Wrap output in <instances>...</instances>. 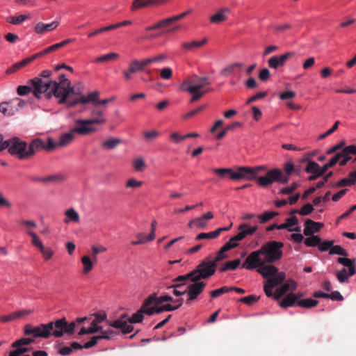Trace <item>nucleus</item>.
Here are the masks:
<instances>
[{
  "instance_id": "16",
  "label": "nucleus",
  "mask_w": 356,
  "mask_h": 356,
  "mask_svg": "<svg viewBox=\"0 0 356 356\" xmlns=\"http://www.w3.org/2000/svg\"><path fill=\"white\" fill-rule=\"evenodd\" d=\"M49 323H51L52 325V328L50 331L51 336L52 335L54 337L59 338L63 337L64 334H66L67 321L65 318H59L55 321H51Z\"/></svg>"
},
{
  "instance_id": "12",
  "label": "nucleus",
  "mask_w": 356,
  "mask_h": 356,
  "mask_svg": "<svg viewBox=\"0 0 356 356\" xmlns=\"http://www.w3.org/2000/svg\"><path fill=\"white\" fill-rule=\"evenodd\" d=\"M79 95L81 97V92H76L74 87L72 86L71 84H67L66 86L58 90V95L56 98L58 99L59 104H65L67 108L74 107V106H70L71 102H74L76 98H72V95Z\"/></svg>"
},
{
  "instance_id": "4",
  "label": "nucleus",
  "mask_w": 356,
  "mask_h": 356,
  "mask_svg": "<svg viewBox=\"0 0 356 356\" xmlns=\"http://www.w3.org/2000/svg\"><path fill=\"white\" fill-rule=\"evenodd\" d=\"M92 119H79L75 121V126L66 134H89L96 131L97 129L95 125L102 124L106 122L103 113L100 110L94 109L92 112Z\"/></svg>"
},
{
  "instance_id": "52",
  "label": "nucleus",
  "mask_w": 356,
  "mask_h": 356,
  "mask_svg": "<svg viewBox=\"0 0 356 356\" xmlns=\"http://www.w3.org/2000/svg\"><path fill=\"white\" fill-rule=\"evenodd\" d=\"M29 18V16L25 15H20L17 17H8L6 21L12 24H19Z\"/></svg>"
},
{
  "instance_id": "40",
  "label": "nucleus",
  "mask_w": 356,
  "mask_h": 356,
  "mask_svg": "<svg viewBox=\"0 0 356 356\" xmlns=\"http://www.w3.org/2000/svg\"><path fill=\"white\" fill-rule=\"evenodd\" d=\"M278 214V212L276 211H265L262 214L257 215V217L259 220L260 223L264 224L277 216Z\"/></svg>"
},
{
  "instance_id": "59",
  "label": "nucleus",
  "mask_w": 356,
  "mask_h": 356,
  "mask_svg": "<svg viewBox=\"0 0 356 356\" xmlns=\"http://www.w3.org/2000/svg\"><path fill=\"white\" fill-rule=\"evenodd\" d=\"M232 289H229V287L227 286H222L220 289H218L216 290L211 291L210 292L211 296L213 298H217L225 293L231 291Z\"/></svg>"
},
{
  "instance_id": "35",
  "label": "nucleus",
  "mask_w": 356,
  "mask_h": 356,
  "mask_svg": "<svg viewBox=\"0 0 356 356\" xmlns=\"http://www.w3.org/2000/svg\"><path fill=\"white\" fill-rule=\"evenodd\" d=\"M74 38H67L58 43H56L46 48V53H51L53 51H57L59 49L67 45L68 44L74 41Z\"/></svg>"
},
{
  "instance_id": "18",
  "label": "nucleus",
  "mask_w": 356,
  "mask_h": 356,
  "mask_svg": "<svg viewBox=\"0 0 356 356\" xmlns=\"http://www.w3.org/2000/svg\"><path fill=\"white\" fill-rule=\"evenodd\" d=\"M99 92L97 90L88 94L87 97L81 95V97H76L74 99V102H71L70 103V106H76L79 104H86L89 102H91L93 105L96 106L98 105L99 103Z\"/></svg>"
},
{
  "instance_id": "54",
  "label": "nucleus",
  "mask_w": 356,
  "mask_h": 356,
  "mask_svg": "<svg viewBox=\"0 0 356 356\" xmlns=\"http://www.w3.org/2000/svg\"><path fill=\"white\" fill-rule=\"evenodd\" d=\"M242 126V124L239 122H234L228 125H227L224 129H222L218 134H227L229 131H234L237 128H239Z\"/></svg>"
},
{
  "instance_id": "56",
  "label": "nucleus",
  "mask_w": 356,
  "mask_h": 356,
  "mask_svg": "<svg viewBox=\"0 0 356 356\" xmlns=\"http://www.w3.org/2000/svg\"><path fill=\"white\" fill-rule=\"evenodd\" d=\"M27 234L31 236L32 238V240H31V243L33 245L39 248V250L40 248H42V247L44 246V245L42 244V243L40 241L38 236H37V234L31 231H28Z\"/></svg>"
},
{
  "instance_id": "32",
  "label": "nucleus",
  "mask_w": 356,
  "mask_h": 356,
  "mask_svg": "<svg viewBox=\"0 0 356 356\" xmlns=\"http://www.w3.org/2000/svg\"><path fill=\"white\" fill-rule=\"evenodd\" d=\"M65 214L67 218L64 219V222L66 224L70 222H79L80 220L79 214L73 208L66 210Z\"/></svg>"
},
{
  "instance_id": "30",
  "label": "nucleus",
  "mask_w": 356,
  "mask_h": 356,
  "mask_svg": "<svg viewBox=\"0 0 356 356\" xmlns=\"http://www.w3.org/2000/svg\"><path fill=\"white\" fill-rule=\"evenodd\" d=\"M31 63V59L29 58V57L23 59L22 60H21L19 62H17V63H14L12 66H10L6 70V73L7 74H12V73L16 72L18 70H19L20 69L26 67V65H28Z\"/></svg>"
},
{
  "instance_id": "33",
  "label": "nucleus",
  "mask_w": 356,
  "mask_h": 356,
  "mask_svg": "<svg viewBox=\"0 0 356 356\" xmlns=\"http://www.w3.org/2000/svg\"><path fill=\"white\" fill-rule=\"evenodd\" d=\"M147 298H152L153 300L152 301V305H161L164 302H174L173 298L169 295H163L158 297L156 293H153L149 296Z\"/></svg>"
},
{
  "instance_id": "22",
  "label": "nucleus",
  "mask_w": 356,
  "mask_h": 356,
  "mask_svg": "<svg viewBox=\"0 0 356 356\" xmlns=\"http://www.w3.org/2000/svg\"><path fill=\"white\" fill-rule=\"evenodd\" d=\"M347 154H356V145H352L346 147L341 152L337 153L328 162L330 165L334 166L342 158Z\"/></svg>"
},
{
  "instance_id": "29",
  "label": "nucleus",
  "mask_w": 356,
  "mask_h": 356,
  "mask_svg": "<svg viewBox=\"0 0 356 356\" xmlns=\"http://www.w3.org/2000/svg\"><path fill=\"white\" fill-rule=\"evenodd\" d=\"M207 38H204L201 40H193L189 42H184L181 44L182 49L187 51H192L198 49L207 43Z\"/></svg>"
},
{
  "instance_id": "31",
  "label": "nucleus",
  "mask_w": 356,
  "mask_h": 356,
  "mask_svg": "<svg viewBox=\"0 0 356 356\" xmlns=\"http://www.w3.org/2000/svg\"><path fill=\"white\" fill-rule=\"evenodd\" d=\"M244 64L242 63H234L224 67L220 72V75L227 77L232 74L236 69L242 68Z\"/></svg>"
},
{
  "instance_id": "58",
  "label": "nucleus",
  "mask_w": 356,
  "mask_h": 356,
  "mask_svg": "<svg viewBox=\"0 0 356 356\" xmlns=\"http://www.w3.org/2000/svg\"><path fill=\"white\" fill-rule=\"evenodd\" d=\"M116 334V332L112 330H104L99 335L95 336L97 340L100 339H111Z\"/></svg>"
},
{
  "instance_id": "17",
  "label": "nucleus",
  "mask_w": 356,
  "mask_h": 356,
  "mask_svg": "<svg viewBox=\"0 0 356 356\" xmlns=\"http://www.w3.org/2000/svg\"><path fill=\"white\" fill-rule=\"evenodd\" d=\"M256 268L257 272L265 278L277 277L280 273L278 271V268L272 264H258Z\"/></svg>"
},
{
  "instance_id": "39",
  "label": "nucleus",
  "mask_w": 356,
  "mask_h": 356,
  "mask_svg": "<svg viewBox=\"0 0 356 356\" xmlns=\"http://www.w3.org/2000/svg\"><path fill=\"white\" fill-rule=\"evenodd\" d=\"M34 342V339L33 338H21L12 343V347L17 348H26V347H23L24 346H27Z\"/></svg>"
},
{
  "instance_id": "23",
  "label": "nucleus",
  "mask_w": 356,
  "mask_h": 356,
  "mask_svg": "<svg viewBox=\"0 0 356 356\" xmlns=\"http://www.w3.org/2000/svg\"><path fill=\"white\" fill-rule=\"evenodd\" d=\"M305 227L303 233L305 236H311L314 233L318 232L324 226L322 222H316L311 219H307L305 223Z\"/></svg>"
},
{
  "instance_id": "25",
  "label": "nucleus",
  "mask_w": 356,
  "mask_h": 356,
  "mask_svg": "<svg viewBox=\"0 0 356 356\" xmlns=\"http://www.w3.org/2000/svg\"><path fill=\"white\" fill-rule=\"evenodd\" d=\"M243 168L246 169L248 172H244V179L245 180H256L258 178L257 175L261 170H266V167L265 165H260L254 168L243 166Z\"/></svg>"
},
{
  "instance_id": "63",
  "label": "nucleus",
  "mask_w": 356,
  "mask_h": 356,
  "mask_svg": "<svg viewBox=\"0 0 356 356\" xmlns=\"http://www.w3.org/2000/svg\"><path fill=\"white\" fill-rule=\"evenodd\" d=\"M268 96V92L267 91H262L259 92L254 95L253 96L250 97L249 99H247L246 104H249L252 102H256L258 99L264 98Z\"/></svg>"
},
{
  "instance_id": "8",
  "label": "nucleus",
  "mask_w": 356,
  "mask_h": 356,
  "mask_svg": "<svg viewBox=\"0 0 356 356\" xmlns=\"http://www.w3.org/2000/svg\"><path fill=\"white\" fill-rule=\"evenodd\" d=\"M337 261L348 268H342L336 273L337 278L340 283L348 282L349 277L356 274L355 259H348L346 257H339Z\"/></svg>"
},
{
  "instance_id": "10",
  "label": "nucleus",
  "mask_w": 356,
  "mask_h": 356,
  "mask_svg": "<svg viewBox=\"0 0 356 356\" xmlns=\"http://www.w3.org/2000/svg\"><path fill=\"white\" fill-rule=\"evenodd\" d=\"M194 80H185L179 86L181 91L188 92L192 95L191 102H195L202 98L207 91H201L202 86L193 85Z\"/></svg>"
},
{
  "instance_id": "51",
  "label": "nucleus",
  "mask_w": 356,
  "mask_h": 356,
  "mask_svg": "<svg viewBox=\"0 0 356 356\" xmlns=\"http://www.w3.org/2000/svg\"><path fill=\"white\" fill-rule=\"evenodd\" d=\"M33 88L29 83V86H19L17 88V93L19 96H25L29 94L31 92H33Z\"/></svg>"
},
{
  "instance_id": "14",
  "label": "nucleus",
  "mask_w": 356,
  "mask_h": 356,
  "mask_svg": "<svg viewBox=\"0 0 356 356\" xmlns=\"http://www.w3.org/2000/svg\"><path fill=\"white\" fill-rule=\"evenodd\" d=\"M295 56V52L287 51L284 54L280 56H273L268 60L269 67L273 69H277L285 65L286 60Z\"/></svg>"
},
{
  "instance_id": "21",
  "label": "nucleus",
  "mask_w": 356,
  "mask_h": 356,
  "mask_svg": "<svg viewBox=\"0 0 356 356\" xmlns=\"http://www.w3.org/2000/svg\"><path fill=\"white\" fill-rule=\"evenodd\" d=\"M0 112L4 116H12L17 112V106L15 105V102L13 99L8 102H3L0 104Z\"/></svg>"
},
{
  "instance_id": "49",
  "label": "nucleus",
  "mask_w": 356,
  "mask_h": 356,
  "mask_svg": "<svg viewBox=\"0 0 356 356\" xmlns=\"http://www.w3.org/2000/svg\"><path fill=\"white\" fill-rule=\"evenodd\" d=\"M137 241H134L131 242V244L134 245H137L140 244H144L149 241H153L154 239H149V234L146 236L144 233H139L136 235Z\"/></svg>"
},
{
  "instance_id": "61",
  "label": "nucleus",
  "mask_w": 356,
  "mask_h": 356,
  "mask_svg": "<svg viewBox=\"0 0 356 356\" xmlns=\"http://www.w3.org/2000/svg\"><path fill=\"white\" fill-rule=\"evenodd\" d=\"M34 312L33 309H22L13 312L15 319L22 318L26 316L32 314Z\"/></svg>"
},
{
  "instance_id": "5",
  "label": "nucleus",
  "mask_w": 356,
  "mask_h": 356,
  "mask_svg": "<svg viewBox=\"0 0 356 356\" xmlns=\"http://www.w3.org/2000/svg\"><path fill=\"white\" fill-rule=\"evenodd\" d=\"M29 83L33 86V94L37 99H40L43 92L51 89H54V92H56V98L57 95H58V83H57L56 81L49 80L47 82L44 83L41 78L35 77L34 79H30L29 81Z\"/></svg>"
},
{
  "instance_id": "2",
  "label": "nucleus",
  "mask_w": 356,
  "mask_h": 356,
  "mask_svg": "<svg viewBox=\"0 0 356 356\" xmlns=\"http://www.w3.org/2000/svg\"><path fill=\"white\" fill-rule=\"evenodd\" d=\"M45 143L40 138L33 140L29 145L17 138L7 140L6 143L8 152L19 159H28L32 157L36 151L43 149Z\"/></svg>"
},
{
  "instance_id": "27",
  "label": "nucleus",
  "mask_w": 356,
  "mask_h": 356,
  "mask_svg": "<svg viewBox=\"0 0 356 356\" xmlns=\"http://www.w3.org/2000/svg\"><path fill=\"white\" fill-rule=\"evenodd\" d=\"M230 10L227 8H222L218 10L216 13L211 15L209 18L210 22L213 24H220L227 19L226 13H229Z\"/></svg>"
},
{
  "instance_id": "13",
  "label": "nucleus",
  "mask_w": 356,
  "mask_h": 356,
  "mask_svg": "<svg viewBox=\"0 0 356 356\" xmlns=\"http://www.w3.org/2000/svg\"><path fill=\"white\" fill-rule=\"evenodd\" d=\"M74 139V135H60L58 142H56L53 138L49 137L47 144L45 143V146L43 149L47 151H51L58 147H65L70 144Z\"/></svg>"
},
{
  "instance_id": "34",
  "label": "nucleus",
  "mask_w": 356,
  "mask_h": 356,
  "mask_svg": "<svg viewBox=\"0 0 356 356\" xmlns=\"http://www.w3.org/2000/svg\"><path fill=\"white\" fill-rule=\"evenodd\" d=\"M296 298L295 293H289L280 302V306L282 308H286L296 305Z\"/></svg>"
},
{
  "instance_id": "43",
  "label": "nucleus",
  "mask_w": 356,
  "mask_h": 356,
  "mask_svg": "<svg viewBox=\"0 0 356 356\" xmlns=\"http://www.w3.org/2000/svg\"><path fill=\"white\" fill-rule=\"evenodd\" d=\"M134 170L137 172H143L146 168V163L142 156H138L133 161Z\"/></svg>"
},
{
  "instance_id": "11",
  "label": "nucleus",
  "mask_w": 356,
  "mask_h": 356,
  "mask_svg": "<svg viewBox=\"0 0 356 356\" xmlns=\"http://www.w3.org/2000/svg\"><path fill=\"white\" fill-rule=\"evenodd\" d=\"M213 171L222 179L229 177L232 180L244 179V172H248L243 166L238 167L235 171L229 168H214Z\"/></svg>"
},
{
  "instance_id": "28",
  "label": "nucleus",
  "mask_w": 356,
  "mask_h": 356,
  "mask_svg": "<svg viewBox=\"0 0 356 356\" xmlns=\"http://www.w3.org/2000/svg\"><path fill=\"white\" fill-rule=\"evenodd\" d=\"M122 143V140L117 138H109L101 143V147L105 150H112Z\"/></svg>"
},
{
  "instance_id": "3",
  "label": "nucleus",
  "mask_w": 356,
  "mask_h": 356,
  "mask_svg": "<svg viewBox=\"0 0 356 356\" xmlns=\"http://www.w3.org/2000/svg\"><path fill=\"white\" fill-rule=\"evenodd\" d=\"M152 300V298H147L143 303L140 309L128 319V322L122 321L121 320H116L112 322H109L108 325L111 327L120 330L123 334H128L134 330V326L131 324L142 322L143 319V314H147V311L151 309Z\"/></svg>"
},
{
  "instance_id": "64",
  "label": "nucleus",
  "mask_w": 356,
  "mask_h": 356,
  "mask_svg": "<svg viewBox=\"0 0 356 356\" xmlns=\"http://www.w3.org/2000/svg\"><path fill=\"white\" fill-rule=\"evenodd\" d=\"M29 348H17L10 351L9 356H31L30 355H25Z\"/></svg>"
},
{
  "instance_id": "60",
  "label": "nucleus",
  "mask_w": 356,
  "mask_h": 356,
  "mask_svg": "<svg viewBox=\"0 0 356 356\" xmlns=\"http://www.w3.org/2000/svg\"><path fill=\"white\" fill-rule=\"evenodd\" d=\"M355 184V180L352 179V178H343L341 179L337 183L334 184L333 187H344L347 186H352Z\"/></svg>"
},
{
  "instance_id": "20",
  "label": "nucleus",
  "mask_w": 356,
  "mask_h": 356,
  "mask_svg": "<svg viewBox=\"0 0 356 356\" xmlns=\"http://www.w3.org/2000/svg\"><path fill=\"white\" fill-rule=\"evenodd\" d=\"M205 286V282L199 281L189 284L186 288V293L190 299H196L203 292Z\"/></svg>"
},
{
  "instance_id": "44",
  "label": "nucleus",
  "mask_w": 356,
  "mask_h": 356,
  "mask_svg": "<svg viewBox=\"0 0 356 356\" xmlns=\"http://www.w3.org/2000/svg\"><path fill=\"white\" fill-rule=\"evenodd\" d=\"M92 250V259L95 263L97 262V255L99 253L104 252L107 250L106 248L102 245H92L91 248Z\"/></svg>"
},
{
  "instance_id": "62",
  "label": "nucleus",
  "mask_w": 356,
  "mask_h": 356,
  "mask_svg": "<svg viewBox=\"0 0 356 356\" xmlns=\"http://www.w3.org/2000/svg\"><path fill=\"white\" fill-rule=\"evenodd\" d=\"M259 299V296H254V295H250V296H245V297L241 298L239 300V301L241 302L245 303L246 305H251L253 303H254L257 301H258Z\"/></svg>"
},
{
  "instance_id": "41",
  "label": "nucleus",
  "mask_w": 356,
  "mask_h": 356,
  "mask_svg": "<svg viewBox=\"0 0 356 356\" xmlns=\"http://www.w3.org/2000/svg\"><path fill=\"white\" fill-rule=\"evenodd\" d=\"M230 250V247L228 245H223L220 250L217 252L215 258L212 260L216 264L218 262L226 259L227 257L225 254L226 252Z\"/></svg>"
},
{
  "instance_id": "53",
  "label": "nucleus",
  "mask_w": 356,
  "mask_h": 356,
  "mask_svg": "<svg viewBox=\"0 0 356 356\" xmlns=\"http://www.w3.org/2000/svg\"><path fill=\"white\" fill-rule=\"evenodd\" d=\"M330 254H338L343 257H346L348 255V252L346 250H344L341 245H333L331 247L330 250Z\"/></svg>"
},
{
  "instance_id": "48",
  "label": "nucleus",
  "mask_w": 356,
  "mask_h": 356,
  "mask_svg": "<svg viewBox=\"0 0 356 356\" xmlns=\"http://www.w3.org/2000/svg\"><path fill=\"white\" fill-rule=\"evenodd\" d=\"M168 26H170L169 22H168V19L165 18V19H163L159 21V22H157L156 24H155L152 26H147L145 28V31H153V30L158 29L165 28V27H168Z\"/></svg>"
},
{
  "instance_id": "37",
  "label": "nucleus",
  "mask_w": 356,
  "mask_h": 356,
  "mask_svg": "<svg viewBox=\"0 0 356 356\" xmlns=\"http://www.w3.org/2000/svg\"><path fill=\"white\" fill-rule=\"evenodd\" d=\"M81 263L83 266V273L88 274L92 270L95 262L89 256L85 255L81 258Z\"/></svg>"
},
{
  "instance_id": "57",
  "label": "nucleus",
  "mask_w": 356,
  "mask_h": 356,
  "mask_svg": "<svg viewBox=\"0 0 356 356\" xmlns=\"http://www.w3.org/2000/svg\"><path fill=\"white\" fill-rule=\"evenodd\" d=\"M206 106H207V105H205V104L197 106L195 109H193L192 111L186 113L184 115V118L189 119V118L197 115L198 113H201L206 108Z\"/></svg>"
},
{
  "instance_id": "19",
  "label": "nucleus",
  "mask_w": 356,
  "mask_h": 356,
  "mask_svg": "<svg viewBox=\"0 0 356 356\" xmlns=\"http://www.w3.org/2000/svg\"><path fill=\"white\" fill-rule=\"evenodd\" d=\"M165 0H134L131 6V10L135 12L139 9L163 5Z\"/></svg>"
},
{
  "instance_id": "50",
  "label": "nucleus",
  "mask_w": 356,
  "mask_h": 356,
  "mask_svg": "<svg viewBox=\"0 0 356 356\" xmlns=\"http://www.w3.org/2000/svg\"><path fill=\"white\" fill-rule=\"evenodd\" d=\"M238 229H243L248 236L253 235L258 229V227L257 225L250 226L247 223H242L238 226Z\"/></svg>"
},
{
  "instance_id": "7",
  "label": "nucleus",
  "mask_w": 356,
  "mask_h": 356,
  "mask_svg": "<svg viewBox=\"0 0 356 356\" xmlns=\"http://www.w3.org/2000/svg\"><path fill=\"white\" fill-rule=\"evenodd\" d=\"M217 268V264L209 258H205L197 265L196 268L193 270V280L198 282L202 279H207L214 275Z\"/></svg>"
},
{
  "instance_id": "26",
  "label": "nucleus",
  "mask_w": 356,
  "mask_h": 356,
  "mask_svg": "<svg viewBox=\"0 0 356 356\" xmlns=\"http://www.w3.org/2000/svg\"><path fill=\"white\" fill-rule=\"evenodd\" d=\"M59 23L57 21H54L49 24H44L42 22H38L34 28V31L35 33L38 34H42L45 32L51 31L56 29Z\"/></svg>"
},
{
  "instance_id": "36",
  "label": "nucleus",
  "mask_w": 356,
  "mask_h": 356,
  "mask_svg": "<svg viewBox=\"0 0 356 356\" xmlns=\"http://www.w3.org/2000/svg\"><path fill=\"white\" fill-rule=\"evenodd\" d=\"M207 222L202 216L191 220L188 225L190 228L196 227L198 229H204L207 226Z\"/></svg>"
},
{
  "instance_id": "47",
  "label": "nucleus",
  "mask_w": 356,
  "mask_h": 356,
  "mask_svg": "<svg viewBox=\"0 0 356 356\" xmlns=\"http://www.w3.org/2000/svg\"><path fill=\"white\" fill-rule=\"evenodd\" d=\"M218 231H213L209 233H200L195 237L196 241L204 240V239H213L218 237Z\"/></svg>"
},
{
  "instance_id": "6",
  "label": "nucleus",
  "mask_w": 356,
  "mask_h": 356,
  "mask_svg": "<svg viewBox=\"0 0 356 356\" xmlns=\"http://www.w3.org/2000/svg\"><path fill=\"white\" fill-rule=\"evenodd\" d=\"M289 181V177L284 176L282 171L278 168H274L268 170L265 176L259 177L257 179V184L261 187H267L274 182L286 184Z\"/></svg>"
},
{
  "instance_id": "15",
  "label": "nucleus",
  "mask_w": 356,
  "mask_h": 356,
  "mask_svg": "<svg viewBox=\"0 0 356 356\" xmlns=\"http://www.w3.org/2000/svg\"><path fill=\"white\" fill-rule=\"evenodd\" d=\"M286 278V274L284 272H280L279 275H277V277H271L268 278L264 285V290L266 295L268 297H272L273 293V288L276 286L280 284H282Z\"/></svg>"
},
{
  "instance_id": "9",
  "label": "nucleus",
  "mask_w": 356,
  "mask_h": 356,
  "mask_svg": "<svg viewBox=\"0 0 356 356\" xmlns=\"http://www.w3.org/2000/svg\"><path fill=\"white\" fill-rule=\"evenodd\" d=\"M51 323H41L38 326L26 324L24 327V334L26 336H31L32 338L48 339L51 336Z\"/></svg>"
},
{
  "instance_id": "46",
  "label": "nucleus",
  "mask_w": 356,
  "mask_h": 356,
  "mask_svg": "<svg viewBox=\"0 0 356 356\" xmlns=\"http://www.w3.org/2000/svg\"><path fill=\"white\" fill-rule=\"evenodd\" d=\"M321 242V238L316 235H312L311 236L306 238L304 241L305 245L307 247H315L318 245Z\"/></svg>"
},
{
  "instance_id": "45",
  "label": "nucleus",
  "mask_w": 356,
  "mask_h": 356,
  "mask_svg": "<svg viewBox=\"0 0 356 356\" xmlns=\"http://www.w3.org/2000/svg\"><path fill=\"white\" fill-rule=\"evenodd\" d=\"M129 67L131 73H136L137 72H142L145 70L140 60H138L136 59H134L129 63Z\"/></svg>"
},
{
  "instance_id": "1",
  "label": "nucleus",
  "mask_w": 356,
  "mask_h": 356,
  "mask_svg": "<svg viewBox=\"0 0 356 356\" xmlns=\"http://www.w3.org/2000/svg\"><path fill=\"white\" fill-rule=\"evenodd\" d=\"M284 243L280 241H269L265 243L257 250L252 252L242 264V268L253 270L258 264H273L282 257Z\"/></svg>"
},
{
  "instance_id": "24",
  "label": "nucleus",
  "mask_w": 356,
  "mask_h": 356,
  "mask_svg": "<svg viewBox=\"0 0 356 356\" xmlns=\"http://www.w3.org/2000/svg\"><path fill=\"white\" fill-rule=\"evenodd\" d=\"M178 309V307H175L171 304L161 305H152L151 309L147 311V315L152 316L154 314H161L163 312L175 311Z\"/></svg>"
},
{
  "instance_id": "38",
  "label": "nucleus",
  "mask_w": 356,
  "mask_h": 356,
  "mask_svg": "<svg viewBox=\"0 0 356 356\" xmlns=\"http://www.w3.org/2000/svg\"><path fill=\"white\" fill-rule=\"evenodd\" d=\"M318 304V301L312 298L300 300L297 302V305L303 308H312Z\"/></svg>"
},
{
  "instance_id": "42",
  "label": "nucleus",
  "mask_w": 356,
  "mask_h": 356,
  "mask_svg": "<svg viewBox=\"0 0 356 356\" xmlns=\"http://www.w3.org/2000/svg\"><path fill=\"white\" fill-rule=\"evenodd\" d=\"M119 57V54L115 52H111L103 56H101L99 57L96 58L95 62L96 63H104L108 61H112L115 60Z\"/></svg>"
},
{
  "instance_id": "55",
  "label": "nucleus",
  "mask_w": 356,
  "mask_h": 356,
  "mask_svg": "<svg viewBox=\"0 0 356 356\" xmlns=\"http://www.w3.org/2000/svg\"><path fill=\"white\" fill-rule=\"evenodd\" d=\"M305 172L307 173L318 172L319 165L313 161H309L305 168Z\"/></svg>"
}]
</instances>
